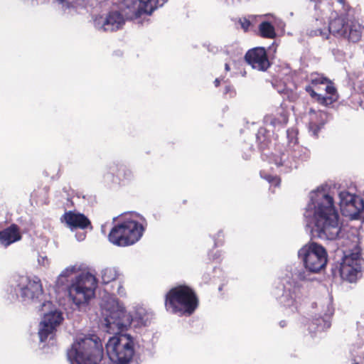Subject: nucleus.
I'll list each match as a JSON object with an SVG mask.
<instances>
[{"label": "nucleus", "instance_id": "obj_34", "mask_svg": "<svg viewBox=\"0 0 364 364\" xmlns=\"http://www.w3.org/2000/svg\"><path fill=\"white\" fill-rule=\"evenodd\" d=\"M117 292L120 296L124 295V290L122 286L119 287Z\"/></svg>", "mask_w": 364, "mask_h": 364}, {"label": "nucleus", "instance_id": "obj_8", "mask_svg": "<svg viewBox=\"0 0 364 364\" xmlns=\"http://www.w3.org/2000/svg\"><path fill=\"white\" fill-rule=\"evenodd\" d=\"M198 305L193 291L187 287H178L171 289L166 296L165 306L168 311L181 314H191Z\"/></svg>", "mask_w": 364, "mask_h": 364}, {"label": "nucleus", "instance_id": "obj_38", "mask_svg": "<svg viewBox=\"0 0 364 364\" xmlns=\"http://www.w3.org/2000/svg\"><path fill=\"white\" fill-rule=\"evenodd\" d=\"M85 237V235L84 233H82L79 237H77V240H84Z\"/></svg>", "mask_w": 364, "mask_h": 364}, {"label": "nucleus", "instance_id": "obj_11", "mask_svg": "<svg viewBox=\"0 0 364 364\" xmlns=\"http://www.w3.org/2000/svg\"><path fill=\"white\" fill-rule=\"evenodd\" d=\"M306 279V272L303 269L297 270L292 274L291 278L284 279L283 293L278 298L279 303L285 307L291 308L292 311L296 310L302 296L301 285L299 282Z\"/></svg>", "mask_w": 364, "mask_h": 364}, {"label": "nucleus", "instance_id": "obj_22", "mask_svg": "<svg viewBox=\"0 0 364 364\" xmlns=\"http://www.w3.org/2000/svg\"><path fill=\"white\" fill-rule=\"evenodd\" d=\"M341 210L343 215L356 219L364 210V200L362 198H355L353 202L348 203Z\"/></svg>", "mask_w": 364, "mask_h": 364}, {"label": "nucleus", "instance_id": "obj_35", "mask_svg": "<svg viewBox=\"0 0 364 364\" xmlns=\"http://www.w3.org/2000/svg\"><path fill=\"white\" fill-rule=\"evenodd\" d=\"M274 164L277 166L283 165V163L282 162V159H279L278 158H277L274 160Z\"/></svg>", "mask_w": 364, "mask_h": 364}, {"label": "nucleus", "instance_id": "obj_6", "mask_svg": "<svg viewBox=\"0 0 364 364\" xmlns=\"http://www.w3.org/2000/svg\"><path fill=\"white\" fill-rule=\"evenodd\" d=\"M67 355L70 364H98L103 357L102 344L96 336L78 337Z\"/></svg>", "mask_w": 364, "mask_h": 364}, {"label": "nucleus", "instance_id": "obj_1", "mask_svg": "<svg viewBox=\"0 0 364 364\" xmlns=\"http://www.w3.org/2000/svg\"><path fill=\"white\" fill-rule=\"evenodd\" d=\"M304 217L311 226V235L325 240H334L341 233L342 225L335 208L333 198L324 188L310 193Z\"/></svg>", "mask_w": 364, "mask_h": 364}, {"label": "nucleus", "instance_id": "obj_31", "mask_svg": "<svg viewBox=\"0 0 364 364\" xmlns=\"http://www.w3.org/2000/svg\"><path fill=\"white\" fill-rule=\"evenodd\" d=\"M38 263L39 265L48 267L49 265V260L46 256L39 255L38 257Z\"/></svg>", "mask_w": 364, "mask_h": 364}, {"label": "nucleus", "instance_id": "obj_37", "mask_svg": "<svg viewBox=\"0 0 364 364\" xmlns=\"http://www.w3.org/2000/svg\"><path fill=\"white\" fill-rule=\"evenodd\" d=\"M220 80H220V78H216V79L215 80L214 83H215V85L216 87H218V86L219 85Z\"/></svg>", "mask_w": 364, "mask_h": 364}, {"label": "nucleus", "instance_id": "obj_23", "mask_svg": "<svg viewBox=\"0 0 364 364\" xmlns=\"http://www.w3.org/2000/svg\"><path fill=\"white\" fill-rule=\"evenodd\" d=\"M84 268L85 265L82 264H75L66 267L58 276L56 282L57 284L59 286L64 285L68 281L70 276L78 272L82 271Z\"/></svg>", "mask_w": 364, "mask_h": 364}, {"label": "nucleus", "instance_id": "obj_41", "mask_svg": "<svg viewBox=\"0 0 364 364\" xmlns=\"http://www.w3.org/2000/svg\"><path fill=\"white\" fill-rule=\"evenodd\" d=\"M343 0H339V1H340L341 3H342V2H343Z\"/></svg>", "mask_w": 364, "mask_h": 364}, {"label": "nucleus", "instance_id": "obj_28", "mask_svg": "<svg viewBox=\"0 0 364 364\" xmlns=\"http://www.w3.org/2000/svg\"><path fill=\"white\" fill-rule=\"evenodd\" d=\"M259 31L262 37L268 38H274L276 36L274 26L267 21L260 23Z\"/></svg>", "mask_w": 364, "mask_h": 364}, {"label": "nucleus", "instance_id": "obj_26", "mask_svg": "<svg viewBox=\"0 0 364 364\" xmlns=\"http://www.w3.org/2000/svg\"><path fill=\"white\" fill-rule=\"evenodd\" d=\"M264 121L267 124H269L274 127H276L286 124L288 121V117L287 113L284 110H282L275 116H266L264 118Z\"/></svg>", "mask_w": 364, "mask_h": 364}, {"label": "nucleus", "instance_id": "obj_15", "mask_svg": "<svg viewBox=\"0 0 364 364\" xmlns=\"http://www.w3.org/2000/svg\"><path fill=\"white\" fill-rule=\"evenodd\" d=\"M125 23L123 15L117 11H112L105 16H100L93 18L95 28L100 31H115L122 28Z\"/></svg>", "mask_w": 364, "mask_h": 364}, {"label": "nucleus", "instance_id": "obj_19", "mask_svg": "<svg viewBox=\"0 0 364 364\" xmlns=\"http://www.w3.org/2000/svg\"><path fill=\"white\" fill-rule=\"evenodd\" d=\"M61 221L71 230L85 229L90 225V222L86 216L75 211L65 212L61 218Z\"/></svg>", "mask_w": 364, "mask_h": 364}, {"label": "nucleus", "instance_id": "obj_42", "mask_svg": "<svg viewBox=\"0 0 364 364\" xmlns=\"http://www.w3.org/2000/svg\"><path fill=\"white\" fill-rule=\"evenodd\" d=\"M353 364H358V363L357 362H354Z\"/></svg>", "mask_w": 364, "mask_h": 364}, {"label": "nucleus", "instance_id": "obj_29", "mask_svg": "<svg viewBox=\"0 0 364 364\" xmlns=\"http://www.w3.org/2000/svg\"><path fill=\"white\" fill-rule=\"evenodd\" d=\"M355 198H360V196L352 195L350 193L347 191H342L339 193V198H340V208L341 210L348 205V203H350L354 201Z\"/></svg>", "mask_w": 364, "mask_h": 364}, {"label": "nucleus", "instance_id": "obj_9", "mask_svg": "<svg viewBox=\"0 0 364 364\" xmlns=\"http://www.w3.org/2000/svg\"><path fill=\"white\" fill-rule=\"evenodd\" d=\"M97 280L87 272L77 276L68 287L70 299L77 306L87 304L95 295Z\"/></svg>", "mask_w": 364, "mask_h": 364}, {"label": "nucleus", "instance_id": "obj_27", "mask_svg": "<svg viewBox=\"0 0 364 364\" xmlns=\"http://www.w3.org/2000/svg\"><path fill=\"white\" fill-rule=\"evenodd\" d=\"M119 276L117 269L114 267H107L102 270L101 277L103 283L108 284L115 280Z\"/></svg>", "mask_w": 364, "mask_h": 364}, {"label": "nucleus", "instance_id": "obj_14", "mask_svg": "<svg viewBox=\"0 0 364 364\" xmlns=\"http://www.w3.org/2000/svg\"><path fill=\"white\" fill-rule=\"evenodd\" d=\"M363 268L364 261L360 257L358 250H355L353 252L344 255L340 267V274L343 279L353 282Z\"/></svg>", "mask_w": 364, "mask_h": 364}, {"label": "nucleus", "instance_id": "obj_17", "mask_svg": "<svg viewBox=\"0 0 364 364\" xmlns=\"http://www.w3.org/2000/svg\"><path fill=\"white\" fill-rule=\"evenodd\" d=\"M245 60L252 68L264 71L270 65L267 52L264 48L257 47L247 51Z\"/></svg>", "mask_w": 364, "mask_h": 364}, {"label": "nucleus", "instance_id": "obj_16", "mask_svg": "<svg viewBox=\"0 0 364 364\" xmlns=\"http://www.w3.org/2000/svg\"><path fill=\"white\" fill-rule=\"evenodd\" d=\"M167 0H124V6L130 11L127 13L130 17L134 16L136 18L142 14H151L158 6H162Z\"/></svg>", "mask_w": 364, "mask_h": 364}, {"label": "nucleus", "instance_id": "obj_5", "mask_svg": "<svg viewBox=\"0 0 364 364\" xmlns=\"http://www.w3.org/2000/svg\"><path fill=\"white\" fill-rule=\"evenodd\" d=\"M146 225L144 218L132 214L112 228L108 235L109 241L119 247L134 245L141 237Z\"/></svg>", "mask_w": 364, "mask_h": 364}, {"label": "nucleus", "instance_id": "obj_39", "mask_svg": "<svg viewBox=\"0 0 364 364\" xmlns=\"http://www.w3.org/2000/svg\"><path fill=\"white\" fill-rule=\"evenodd\" d=\"M225 70L226 71H229L230 70V66L228 63H225Z\"/></svg>", "mask_w": 364, "mask_h": 364}, {"label": "nucleus", "instance_id": "obj_36", "mask_svg": "<svg viewBox=\"0 0 364 364\" xmlns=\"http://www.w3.org/2000/svg\"><path fill=\"white\" fill-rule=\"evenodd\" d=\"M310 1L315 2V9H318V4L321 1V0H310Z\"/></svg>", "mask_w": 364, "mask_h": 364}, {"label": "nucleus", "instance_id": "obj_30", "mask_svg": "<svg viewBox=\"0 0 364 364\" xmlns=\"http://www.w3.org/2000/svg\"><path fill=\"white\" fill-rule=\"evenodd\" d=\"M260 174H261V176L263 177L262 172H261ZM264 178L271 184L278 186L280 183V179L277 176L267 175V176H264Z\"/></svg>", "mask_w": 364, "mask_h": 364}, {"label": "nucleus", "instance_id": "obj_32", "mask_svg": "<svg viewBox=\"0 0 364 364\" xmlns=\"http://www.w3.org/2000/svg\"><path fill=\"white\" fill-rule=\"evenodd\" d=\"M224 94L226 95H229L230 97H232L235 96V90H233V88L231 86L228 85V86L225 87Z\"/></svg>", "mask_w": 364, "mask_h": 364}, {"label": "nucleus", "instance_id": "obj_13", "mask_svg": "<svg viewBox=\"0 0 364 364\" xmlns=\"http://www.w3.org/2000/svg\"><path fill=\"white\" fill-rule=\"evenodd\" d=\"M36 308L43 315L38 330L40 341L43 342L49 336L53 337L56 326L60 325L63 318L62 313L57 311L49 301H44Z\"/></svg>", "mask_w": 364, "mask_h": 364}, {"label": "nucleus", "instance_id": "obj_10", "mask_svg": "<svg viewBox=\"0 0 364 364\" xmlns=\"http://www.w3.org/2000/svg\"><path fill=\"white\" fill-rule=\"evenodd\" d=\"M306 91L318 103L329 105L337 100L338 95L333 82L323 75L312 73L310 85L306 86Z\"/></svg>", "mask_w": 364, "mask_h": 364}, {"label": "nucleus", "instance_id": "obj_4", "mask_svg": "<svg viewBox=\"0 0 364 364\" xmlns=\"http://www.w3.org/2000/svg\"><path fill=\"white\" fill-rule=\"evenodd\" d=\"M146 225L144 218L132 214L112 228L108 235L109 241L119 247L134 245L141 237Z\"/></svg>", "mask_w": 364, "mask_h": 364}, {"label": "nucleus", "instance_id": "obj_7", "mask_svg": "<svg viewBox=\"0 0 364 364\" xmlns=\"http://www.w3.org/2000/svg\"><path fill=\"white\" fill-rule=\"evenodd\" d=\"M134 338L127 333H117L109 338L106 350L109 360L116 364H128L134 355Z\"/></svg>", "mask_w": 364, "mask_h": 364}, {"label": "nucleus", "instance_id": "obj_12", "mask_svg": "<svg viewBox=\"0 0 364 364\" xmlns=\"http://www.w3.org/2000/svg\"><path fill=\"white\" fill-rule=\"evenodd\" d=\"M299 258L304 267L311 272H318L327 263V252L325 248L316 242L303 246L298 252Z\"/></svg>", "mask_w": 364, "mask_h": 364}, {"label": "nucleus", "instance_id": "obj_40", "mask_svg": "<svg viewBox=\"0 0 364 364\" xmlns=\"http://www.w3.org/2000/svg\"><path fill=\"white\" fill-rule=\"evenodd\" d=\"M284 325H285L284 321H281V322H280V326H281L282 327H284Z\"/></svg>", "mask_w": 364, "mask_h": 364}, {"label": "nucleus", "instance_id": "obj_24", "mask_svg": "<svg viewBox=\"0 0 364 364\" xmlns=\"http://www.w3.org/2000/svg\"><path fill=\"white\" fill-rule=\"evenodd\" d=\"M333 314V309L332 306L328 304L326 312L324 314V317L316 318L313 321V325L316 326V328L318 331H323L331 326L329 318Z\"/></svg>", "mask_w": 364, "mask_h": 364}, {"label": "nucleus", "instance_id": "obj_21", "mask_svg": "<svg viewBox=\"0 0 364 364\" xmlns=\"http://www.w3.org/2000/svg\"><path fill=\"white\" fill-rule=\"evenodd\" d=\"M21 239V232L16 225L13 224L0 232V243L4 247H8Z\"/></svg>", "mask_w": 364, "mask_h": 364}, {"label": "nucleus", "instance_id": "obj_20", "mask_svg": "<svg viewBox=\"0 0 364 364\" xmlns=\"http://www.w3.org/2000/svg\"><path fill=\"white\" fill-rule=\"evenodd\" d=\"M327 120L328 115L326 112L323 111L315 112L311 109L309 112V131L314 136H317L318 131Z\"/></svg>", "mask_w": 364, "mask_h": 364}, {"label": "nucleus", "instance_id": "obj_2", "mask_svg": "<svg viewBox=\"0 0 364 364\" xmlns=\"http://www.w3.org/2000/svg\"><path fill=\"white\" fill-rule=\"evenodd\" d=\"M101 308L105 330L109 333L127 329L132 321H136L139 326H146L149 322L150 315L144 309H136L133 316L127 312L123 304L113 296H108L103 300Z\"/></svg>", "mask_w": 364, "mask_h": 364}, {"label": "nucleus", "instance_id": "obj_18", "mask_svg": "<svg viewBox=\"0 0 364 364\" xmlns=\"http://www.w3.org/2000/svg\"><path fill=\"white\" fill-rule=\"evenodd\" d=\"M347 26H345V19L341 16L335 17L328 25V28L316 29L311 31V36H320L324 39L328 38L329 33L334 36H346Z\"/></svg>", "mask_w": 364, "mask_h": 364}, {"label": "nucleus", "instance_id": "obj_3", "mask_svg": "<svg viewBox=\"0 0 364 364\" xmlns=\"http://www.w3.org/2000/svg\"><path fill=\"white\" fill-rule=\"evenodd\" d=\"M6 291L7 297L21 299L26 304L39 305L43 302L44 294L41 279L37 277L18 276L9 280Z\"/></svg>", "mask_w": 364, "mask_h": 364}, {"label": "nucleus", "instance_id": "obj_25", "mask_svg": "<svg viewBox=\"0 0 364 364\" xmlns=\"http://www.w3.org/2000/svg\"><path fill=\"white\" fill-rule=\"evenodd\" d=\"M348 32L346 31V36H343L347 38L350 41L353 43L360 41L362 36L363 27L357 22H352L350 25H347Z\"/></svg>", "mask_w": 364, "mask_h": 364}, {"label": "nucleus", "instance_id": "obj_33", "mask_svg": "<svg viewBox=\"0 0 364 364\" xmlns=\"http://www.w3.org/2000/svg\"><path fill=\"white\" fill-rule=\"evenodd\" d=\"M240 22L242 28L245 31L247 30V28H249V26L250 25V21L244 18L243 20H240Z\"/></svg>", "mask_w": 364, "mask_h": 364}]
</instances>
